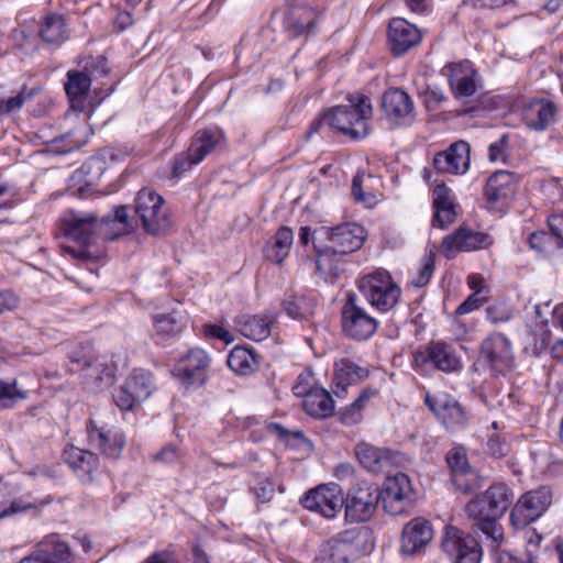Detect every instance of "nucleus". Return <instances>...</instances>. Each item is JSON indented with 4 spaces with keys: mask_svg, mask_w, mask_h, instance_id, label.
I'll return each mask as SVG.
<instances>
[{
    "mask_svg": "<svg viewBox=\"0 0 563 563\" xmlns=\"http://www.w3.org/2000/svg\"><path fill=\"white\" fill-rule=\"evenodd\" d=\"M29 397V390L18 379H0V411L12 409Z\"/></svg>",
    "mask_w": 563,
    "mask_h": 563,
    "instance_id": "obj_42",
    "label": "nucleus"
},
{
    "mask_svg": "<svg viewBox=\"0 0 563 563\" xmlns=\"http://www.w3.org/2000/svg\"><path fill=\"white\" fill-rule=\"evenodd\" d=\"M273 321V314L243 316L238 319L236 327L243 336L260 342L269 336Z\"/></svg>",
    "mask_w": 563,
    "mask_h": 563,
    "instance_id": "obj_34",
    "label": "nucleus"
},
{
    "mask_svg": "<svg viewBox=\"0 0 563 563\" xmlns=\"http://www.w3.org/2000/svg\"><path fill=\"white\" fill-rule=\"evenodd\" d=\"M442 548L454 563H479L482 559L479 543L453 527L446 529Z\"/></svg>",
    "mask_w": 563,
    "mask_h": 563,
    "instance_id": "obj_16",
    "label": "nucleus"
},
{
    "mask_svg": "<svg viewBox=\"0 0 563 563\" xmlns=\"http://www.w3.org/2000/svg\"><path fill=\"white\" fill-rule=\"evenodd\" d=\"M203 333L206 336L214 338L223 341L227 344H230L234 341L233 334L227 330L224 327L219 324H206L203 327Z\"/></svg>",
    "mask_w": 563,
    "mask_h": 563,
    "instance_id": "obj_54",
    "label": "nucleus"
},
{
    "mask_svg": "<svg viewBox=\"0 0 563 563\" xmlns=\"http://www.w3.org/2000/svg\"><path fill=\"white\" fill-rule=\"evenodd\" d=\"M435 266V255L432 251L424 254L420 262V267L416 276L411 279L415 287H424L429 284Z\"/></svg>",
    "mask_w": 563,
    "mask_h": 563,
    "instance_id": "obj_50",
    "label": "nucleus"
},
{
    "mask_svg": "<svg viewBox=\"0 0 563 563\" xmlns=\"http://www.w3.org/2000/svg\"><path fill=\"white\" fill-rule=\"evenodd\" d=\"M374 394V391L369 390L362 391L351 405L340 410V420L344 424L350 426L360 422L362 418V410Z\"/></svg>",
    "mask_w": 563,
    "mask_h": 563,
    "instance_id": "obj_49",
    "label": "nucleus"
},
{
    "mask_svg": "<svg viewBox=\"0 0 563 563\" xmlns=\"http://www.w3.org/2000/svg\"><path fill=\"white\" fill-rule=\"evenodd\" d=\"M549 225L552 233L563 245V214H554L549 218Z\"/></svg>",
    "mask_w": 563,
    "mask_h": 563,
    "instance_id": "obj_64",
    "label": "nucleus"
},
{
    "mask_svg": "<svg viewBox=\"0 0 563 563\" xmlns=\"http://www.w3.org/2000/svg\"><path fill=\"white\" fill-rule=\"evenodd\" d=\"M179 459L178 448L173 444H167L159 452H157L154 456L155 462H161L164 464L174 463Z\"/></svg>",
    "mask_w": 563,
    "mask_h": 563,
    "instance_id": "obj_58",
    "label": "nucleus"
},
{
    "mask_svg": "<svg viewBox=\"0 0 563 563\" xmlns=\"http://www.w3.org/2000/svg\"><path fill=\"white\" fill-rule=\"evenodd\" d=\"M62 223L66 238L81 245L88 243L97 228L103 229L106 234L110 233L109 231L111 230V238L133 230L124 206L117 207L113 214H109L100 221L93 213L71 211L64 217Z\"/></svg>",
    "mask_w": 563,
    "mask_h": 563,
    "instance_id": "obj_2",
    "label": "nucleus"
},
{
    "mask_svg": "<svg viewBox=\"0 0 563 563\" xmlns=\"http://www.w3.org/2000/svg\"><path fill=\"white\" fill-rule=\"evenodd\" d=\"M516 190V176L507 170L495 172L486 183L485 197L496 203L509 199Z\"/></svg>",
    "mask_w": 563,
    "mask_h": 563,
    "instance_id": "obj_31",
    "label": "nucleus"
},
{
    "mask_svg": "<svg viewBox=\"0 0 563 563\" xmlns=\"http://www.w3.org/2000/svg\"><path fill=\"white\" fill-rule=\"evenodd\" d=\"M489 244L490 240L487 234L461 228L445 236L441 247L444 256L452 258L457 252H471L487 247Z\"/></svg>",
    "mask_w": 563,
    "mask_h": 563,
    "instance_id": "obj_24",
    "label": "nucleus"
},
{
    "mask_svg": "<svg viewBox=\"0 0 563 563\" xmlns=\"http://www.w3.org/2000/svg\"><path fill=\"white\" fill-rule=\"evenodd\" d=\"M379 501L378 488L362 482L352 487L344 500L345 518L351 522H366L376 512Z\"/></svg>",
    "mask_w": 563,
    "mask_h": 563,
    "instance_id": "obj_7",
    "label": "nucleus"
},
{
    "mask_svg": "<svg viewBox=\"0 0 563 563\" xmlns=\"http://www.w3.org/2000/svg\"><path fill=\"white\" fill-rule=\"evenodd\" d=\"M433 538L430 522L423 518L410 520L402 529L401 551L415 554L424 548Z\"/></svg>",
    "mask_w": 563,
    "mask_h": 563,
    "instance_id": "obj_27",
    "label": "nucleus"
},
{
    "mask_svg": "<svg viewBox=\"0 0 563 563\" xmlns=\"http://www.w3.org/2000/svg\"><path fill=\"white\" fill-rule=\"evenodd\" d=\"M154 325L158 335L174 336L184 328V318L176 311L157 314L154 318Z\"/></svg>",
    "mask_w": 563,
    "mask_h": 563,
    "instance_id": "obj_48",
    "label": "nucleus"
},
{
    "mask_svg": "<svg viewBox=\"0 0 563 563\" xmlns=\"http://www.w3.org/2000/svg\"><path fill=\"white\" fill-rule=\"evenodd\" d=\"M382 110L395 124H409L415 118V104L410 96L400 88L388 89L382 97Z\"/></svg>",
    "mask_w": 563,
    "mask_h": 563,
    "instance_id": "obj_19",
    "label": "nucleus"
},
{
    "mask_svg": "<svg viewBox=\"0 0 563 563\" xmlns=\"http://www.w3.org/2000/svg\"><path fill=\"white\" fill-rule=\"evenodd\" d=\"M64 461L73 468L82 482L92 481V472L97 470L99 459L91 451L69 445L64 450Z\"/></svg>",
    "mask_w": 563,
    "mask_h": 563,
    "instance_id": "obj_30",
    "label": "nucleus"
},
{
    "mask_svg": "<svg viewBox=\"0 0 563 563\" xmlns=\"http://www.w3.org/2000/svg\"><path fill=\"white\" fill-rule=\"evenodd\" d=\"M552 493L548 487H539L520 496L515 504L510 519L516 528H525L539 519L550 507Z\"/></svg>",
    "mask_w": 563,
    "mask_h": 563,
    "instance_id": "obj_8",
    "label": "nucleus"
},
{
    "mask_svg": "<svg viewBox=\"0 0 563 563\" xmlns=\"http://www.w3.org/2000/svg\"><path fill=\"white\" fill-rule=\"evenodd\" d=\"M363 534L355 530H345L327 541L320 549L323 563H349L363 550Z\"/></svg>",
    "mask_w": 563,
    "mask_h": 563,
    "instance_id": "obj_9",
    "label": "nucleus"
},
{
    "mask_svg": "<svg viewBox=\"0 0 563 563\" xmlns=\"http://www.w3.org/2000/svg\"><path fill=\"white\" fill-rule=\"evenodd\" d=\"M506 147V136H503L499 141L492 143L488 148V157L490 162H497L503 159Z\"/></svg>",
    "mask_w": 563,
    "mask_h": 563,
    "instance_id": "obj_63",
    "label": "nucleus"
},
{
    "mask_svg": "<svg viewBox=\"0 0 563 563\" xmlns=\"http://www.w3.org/2000/svg\"><path fill=\"white\" fill-rule=\"evenodd\" d=\"M197 163L194 162V155H190V150L175 157L173 162L172 174L174 177H179L185 172L189 170Z\"/></svg>",
    "mask_w": 563,
    "mask_h": 563,
    "instance_id": "obj_53",
    "label": "nucleus"
},
{
    "mask_svg": "<svg viewBox=\"0 0 563 563\" xmlns=\"http://www.w3.org/2000/svg\"><path fill=\"white\" fill-rule=\"evenodd\" d=\"M485 301L484 297H481L479 294L474 292L470 295L457 308V314H466L476 309H478Z\"/></svg>",
    "mask_w": 563,
    "mask_h": 563,
    "instance_id": "obj_56",
    "label": "nucleus"
},
{
    "mask_svg": "<svg viewBox=\"0 0 563 563\" xmlns=\"http://www.w3.org/2000/svg\"><path fill=\"white\" fill-rule=\"evenodd\" d=\"M305 411L312 418L327 419L334 411V401L323 388H310L302 401Z\"/></svg>",
    "mask_w": 563,
    "mask_h": 563,
    "instance_id": "obj_33",
    "label": "nucleus"
},
{
    "mask_svg": "<svg viewBox=\"0 0 563 563\" xmlns=\"http://www.w3.org/2000/svg\"><path fill=\"white\" fill-rule=\"evenodd\" d=\"M19 303L20 299L14 292L10 290L0 291V313L15 310Z\"/></svg>",
    "mask_w": 563,
    "mask_h": 563,
    "instance_id": "obj_57",
    "label": "nucleus"
},
{
    "mask_svg": "<svg viewBox=\"0 0 563 563\" xmlns=\"http://www.w3.org/2000/svg\"><path fill=\"white\" fill-rule=\"evenodd\" d=\"M84 383L95 389L102 390L113 384L114 368L104 356L92 355L82 367Z\"/></svg>",
    "mask_w": 563,
    "mask_h": 563,
    "instance_id": "obj_29",
    "label": "nucleus"
},
{
    "mask_svg": "<svg viewBox=\"0 0 563 563\" xmlns=\"http://www.w3.org/2000/svg\"><path fill=\"white\" fill-rule=\"evenodd\" d=\"M90 135V129L87 123L81 122L73 130L54 139V143L60 148L62 153H68L84 146Z\"/></svg>",
    "mask_w": 563,
    "mask_h": 563,
    "instance_id": "obj_45",
    "label": "nucleus"
},
{
    "mask_svg": "<svg viewBox=\"0 0 563 563\" xmlns=\"http://www.w3.org/2000/svg\"><path fill=\"white\" fill-rule=\"evenodd\" d=\"M90 86L91 76L88 74L87 70H69L67 73L65 90L70 100L71 109H74L75 111L82 110V99L88 93Z\"/></svg>",
    "mask_w": 563,
    "mask_h": 563,
    "instance_id": "obj_35",
    "label": "nucleus"
},
{
    "mask_svg": "<svg viewBox=\"0 0 563 563\" xmlns=\"http://www.w3.org/2000/svg\"><path fill=\"white\" fill-rule=\"evenodd\" d=\"M433 207L435 210L433 225L443 229L454 221V205L450 198V190L444 184L438 185L433 190Z\"/></svg>",
    "mask_w": 563,
    "mask_h": 563,
    "instance_id": "obj_36",
    "label": "nucleus"
},
{
    "mask_svg": "<svg viewBox=\"0 0 563 563\" xmlns=\"http://www.w3.org/2000/svg\"><path fill=\"white\" fill-rule=\"evenodd\" d=\"M35 90L23 87L15 96L0 100V114H8L20 110L23 104L34 97Z\"/></svg>",
    "mask_w": 563,
    "mask_h": 563,
    "instance_id": "obj_51",
    "label": "nucleus"
},
{
    "mask_svg": "<svg viewBox=\"0 0 563 563\" xmlns=\"http://www.w3.org/2000/svg\"><path fill=\"white\" fill-rule=\"evenodd\" d=\"M556 112L558 108L551 100L533 99L522 106L520 115L528 129L541 132L555 121Z\"/></svg>",
    "mask_w": 563,
    "mask_h": 563,
    "instance_id": "obj_23",
    "label": "nucleus"
},
{
    "mask_svg": "<svg viewBox=\"0 0 563 563\" xmlns=\"http://www.w3.org/2000/svg\"><path fill=\"white\" fill-rule=\"evenodd\" d=\"M14 40L25 53H31L36 48L35 36L26 35L22 29L14 30Z\"/></svg>",
    "mask_w": 563,
    "mask_h": 563,
    "instance_id": "obj_59",
    "label": "nucleus"
},
{
    "mask_svg": "<svg viewBox=\"0 0 563 563\" xmlns=\"http://www.w3.org/2000/svg\"><path fill=\"white\" fill-rule=\"evenodd\" d=\"M223 140V133L220 130H205L198 132L189 147L190 155H194V162L200 163L210 154Z\"/></svg>",
    "mask_w": 563,
    "mask_h": 563,
    "instance_id": "obj_39",
    "label": "nucleus"
},
{
    "mask_svg": "<svg viewBox=\"0 0 563 563\" xmlns=\"http://www.w3.org/2000/svg\"><path fill=\"white\" fill-rule=\"evenodd\" d=\"M153 390L154 382L152 373L143 369H134L113 395V400L122 411H129L145 401L152 395Z\"/></svg>",
    "mask_w": 563,
    "mask_h": 563,
    "instance_id": "obj_10",
    "label": "nucleus"
},
{
    "mask_svg": "<svg viewBox=\"0 0 563 563\" xmlns=\"http://www.w3.org/2000/svg\"><path fill=\"white\" fill-rule=\"evenodd\" d=\"M70 547L58 534L45 537L29 555L19 563H71Z\"/></svg>",
    "mask_w": 563,
    "mask_h": 563,
    "instance_id": "obj_18",
    "label": "nucleus"
},
{
    "mask_svg": "<svg viewBox=\"0 0 563 563\" xmlns=\"http://www.w3.org/2000/svg\"><path fill=\"white\" fill-rule=\"evenodd\" d=\"M412 487L405 473H397L385 479L379 500L387 514L401 515L411 504Z\"/></svg>",
    "mask_w": 563,
    "mask_h": 563,
    "instance_id": "obj_11",
    "label": "nucleus"
},
{
    "mask_svg": "<svg viewBox=\"0 0 563 563\" xmlns=\"http://www.w3.org/2000/svg\"><path fill=\"white\" fill-rule=\"evenodd\" d=\"M511 504V494L504 484L490 486L484 494L476 496L465 507V511L478 529L499 545L504 532L498 520Z\"/></svg>",
    "mask_w": 563,
    "mask_h": 563,
    "instance_id": "obj_1",
    "label": "nucleus"
},
{
    "mask_svg": "<svg viewBox=\"0 0 563 563\" xmlns=\"http://www.w3.org/2000/svg\"><path fill=\"white\" fill-rule=\"evenodd\" d=\"M424 402L428 408L442 421L446 429L456 430L466 423V416L457 400L446 395L427 393Z\"/></svg>",
    "mask_w": 563,
    "mask_h": 563,
    "instance_id": "obj_21",
    "label": "nucleus"
},
{
    "mask_svg": "<svg viewBox=\"0 0 563 563\" xmlns=\"http://www.w3.org/2000/svg\"><path fill=\"white\" fill-rule=\"evenodd\" d=\"M379 179L372 174L357 172L352 181V195L356 202L363 203L367 208L376 206L382 194L373 187Z\"/></svg>",
    "mask_w": 563,
    "mask_h": 563,
    "instance_id": "obj_32",
    "label": "nucleus"
},
{
    "mask_svg": "<svg viewBox=\"0 0 563 563\" xmlns=\"http://www.w3.org/2000/svg\"><path fill=\"white\" fill-rule=\"evenodd\" d=\"M342 328L347 336L366 340L375 333L377 321L357 305L355 295H349L342 308Z\"/></svg>",
    "mask_w": 563,
    "mask_h": 563,
    "instance_id": "obj_12",
    "label": "nucleus"
},
{
    "mask_svg": "<svg viewBox=\"0 0 563 563\" xmlns=\"http://www.w3.org/2000/svg\"><path fill=\"white\" fill-rule=\"evenodd\" d=\"M294 241L292 231L289 228H280L274 235L272 243L264 249L265 257L276 264H280L288 256Z\"/></svg>",
    "mask_w": 563,
    "mask_h": 563,
    "instance_id": "obj_40",
    "label": "nucleus"
},
{
    "mask_svg": "<svg viewBox=\"0 0 563 563\" xmlns=\"http://www.w3.org/2000/svg\"><path fill=\"white\" fill-rule=\"evenodd\" d=\"M550 238L545 232L539 231L533 232L529 236V244L532 250H536L538 252H542L545 250L547 243L549 242Z\"/></svg>",
    "mask_w": 563,
    "mask_h": 563,
    "instance_id": "obj_61",
    "label": "nucleus"
},
{
    "mask_svg": "<svg viewBox=\"0 0 563 563\" xmlns=\"http://www.w3.org/2000/svg\"><path fill=\"white\" fill-rule=\"evenodd\" d=\"M322 231L329 244L314 245L317 269L322 273H335L339 258L360 250L366 239L364 228L352 222L323 228Z\"/></svg>",
    "mask_w": 563,
    "mask_h": 563,
    "instance_id": "obj_3",
    "label": "nucleus"
},
{
    "mask_svg": "<svg viewBox=\"0 0 563 563\" xmlns=\"http://www.w3.org/2000/svg\"><path fill=\"white\" fill-rule=\"evenodd\" d=\"M144 563H180L173 551L162 550L150 555Z\"/></svg>",
    "mask_w": 563,
    "mask_h": 563,
    "instance_id": "obj_60",
    "label": "nucleus"
},
{
    "mask_svg": "<svg viewBox=\"0 0 563 563\" xmlns=\"http://www.w3.org/2000/svg\"><path fill=\"white\" fill-rule=\"evenodd\" d=\"M49 499H40L34 497L31 493L22 495L10 503L9 506L0 505V520L13 515L40 511Z\"/></svg>",
    "mask_w": 563,
    "mask_h": 563,
    "instance_id": "obj_44",
    "label": "nucleus"
},
{
    "mask_svg": "<svg viewBox=\"0 0 563 563\" xmlns=\"http://www.w3.org/2000/svg\"><path fill=\"white\" fill-rule=\"evenodd\" d=\"M481 357L498 374L504 375L515 367L511 343L501 333H494L482 342Z\"/></svg>",
    "mask_w": 563,
    "mask_h": 563,
    "instance_id": "obj_15",
    "label": "nucleus"
},
{
    "mask_svg": "<svg viewBox=\"0 0 563 563\" xmlns=\"http://www.w3.org/2000/svg\"><path fill=\"white\" fill-rule=\"evenodd\" d=\"M305 508L319 512L331 519L342 509L344 504L342 488L334 483L322 484L310 489L301 500Z\"/></svg>",
    "mask_w": 563,
    "mask_h": 563,
    "instance_id": "obj_14",
    "label": "nucleus"
},
{
    "mask_svg": "<svg viewBox=\"0 0 563 563\" xmlns=\"http://www.w3.org/2000/svg\"><path fill=\"white\" fill-rule=\"evenodd\" d=\"M316 300L307 295H294L283 301V309L295 320H308L314 311Z\"/></svg>",
    "mask_w": 563,
    "mask_h": 563,
    "instance_id": "obj_43",
    "label": "nucleus"
},
{
    "mask_svg": "<svg viewBox=\"0 0 563 563\" xmlns=\"http://www.w3.org/2000/svg\"><path fill=\"white\" fill-rule=\"evenodd\" d=\"M229 367L241 375H249L257 368L256 355L249 349L234 347L227 360Z\"/></svg>",
    "mask_w": 563,
    "mask_h": 563,
    "instance_id": "obj_46",
    "label": "nucleus"
},
{
    "mask_svg": "<svg viewBox=\"0 0 563 563\" xmlns=\"http://www.w3.org/2000/svg\"><path fill=\"white\" fill-rule=\"evenodd\" d=\"M210 358L201 349L190 350L177 364L176 374L187 383H202Z\"/></svg>",
    "mask_w": 563,
    "mask_h": 563,
    "instance_id": "obj_28",
    "label": "nucleus"
},
{
    "mask_svg": "<svg viewBox=\"0 0 563 563\" xmlns=\"http://www.w3.org/2000/svg\"><path fill=\"white\" fill-rule=\"evenodd\" d=\"M41 37L47 43H58L66 36L65 21L60 14H48L40 27Z\"/></svg>",
    "mask_w": 563,
    "mask_h": 563,
    "instance_id": "obj_47",
    "label": "nucleus"
},
{
    "mask_svg": "<svg viewBox=\"0 0 563 563\" xmlns=\"http://www.w3.org/2000/svg\"><path fill=\"white\" fill-rule=\"evenodd\" d=\"M319 14L310 7L296 4L291 7L287 15V26L294 35H301L312 30Z\"/></svg>",
    "mask_w": 563,
    "mask_h": 563,
    "instance_id": "obj_38",
    "label": "nucleus"
},
{
    "mask_svg": "<svg viewBox=\"0 0 563 563\" xmlns=\"http://www.w3.org/2000/svg\"><path fill=\"white\" fill-rule=\"evenodd\" d=\"M367 376V371L349 361H341L335 364L333 383L335 385L334 393L340 395L347 385L355 384Z\"/></svg>",
    "mask_w": 563,
    "mask_h": 563,
    "instance_id": "obj_41",
    "label": "nucleus"
},
{
    "mask_svg": "<svg viewBox=\"0 0 563 563\" xmlns=\"http://www.w3.org/2000/svg\"><path fill=\"white\" fill-rule=\"evenodd\" d=\"M135 213L150 234H162L170 229L172 222L164 207V199L152 189L143 188L137 192Z\"/></svg>",
    "mask_w": 563,
    "mask_h": 563,
    "instance_id": "obj_5",
    "label": "nucleus"
},
{
    "mask_svg": "<svg viewBox=\"0 0 563 563\" xmlns=\"http://www.w3.org/2000/svg\"><path fill=\"white\" fill-rule=\"evenodd\" d=\"M471 146L465 141H457L450 147L438 153L433 158V166L439 173L462 175L470 168Z\"/></svg>",
    "mask_w": 563,
    "mask_h": 563,
    "instance_id": "obj_20",
    "label": "nucleus"
},
{
    "mask_svg": "<svg viewBox=\"0 0 563 563\" xmlns=\"http://www.w3.org/2000/svg\"><path fill=\"white\" fill-rule=\"evenodd\" d=\"M417 362H431L439 371L445 373L457 372L462 367L461 357L450 344L435 341L430 342L426 351L417 354Z\"/></svg>",
    "mask_w": 563,
    "mask_h": 563,
    "instance_id": "obj_26",
    "label": "nucleus"
},
{
    "mask_svg": "<svg viewBox=\"0 0 563 563\" xmlns=\"http://www.w3.org/2000/svg\"><path fill=\"white\" fill-rule=\"evenodd\" d=\"M92 355L93 353L89 346H80L69 352L68 357L74 365H77V368L74 371H82V367H85Z\"/></svg>",
    "mask_w": 563,
    "mask_h": 563,
    "instance_id": "obj_55",
    "label": "nucleus"
},
{
    "mask_svg": "<svg viewBox=\"0 0 563 563\" xmlns=\"http://www.w3.org/2000/svg\"><path fill=\"white\" fill-rule=\"evenodd\" d=\"M487 448L489 453L496 457L505 456L508 452L506 442L501 441L499 438L489 439L487 442Z\"/></svg>",
    "mask_w": 563,
    "mask_h": 563,
    "instance_id": "obj_62",
    "label": "nucleus"
},
{
    "mask_svg": "<svg viewBox=\"0 0 563 563\" xmlns=\"http://www.w3.org/2000/svg\"><path fill=\"white\" fill-rule=\"evenodd\" d=\"M360 290L368 302L380 311L393 309L398 302L401 290L386 271H377L364 276Z\"/></svg>",
    "mask_w": 563,
    "mask_h": 563,
    "instance_id": "obj_6",
    "label": "nucleus"
},
{
    "mask_svg": "<svg viewBox=\"0 0 563 563\" xmlns=\"http://www.w3.org/2000/svg\"><path fill=\"white\" fill-rule=\"evenodd\" d=\"M421 98L429 110H435L445 100V95L438 87H428L422 92Z\"/></svg>",
    "mask_w": 563,
    "mask_h": 563,
    "instance_id": "obj_52",
    "label": "nucleus"
},
{
    "mask_svg": "<svg viewBox=\"0 0 563 563\" xmlns=\"http://www.w3.org/2000/svg\"><path fill=\"white\" fill-rule=\"evenodd\" d=\"M88 441L91 446L100 450L110 459L120 456L124 446V438L121 432L114 429L98 427L93 420L87 424Z\"/></svg>",
    "mask_w": 563,
    "mask_h": 563,
    "instance_id": "obj_25",
    "label": "nucleus"
},
{
    "mask_svg": "<svg viewBox=\"0 0 563 563\" xmlns=\"http://www.w3.org/2000/svg\"><path fill=\"white\" fill-rule=\"evenodd\" d=\"M422 38L421 31L407 20L395 18L388 25V43L394 55L399 56L417 46Z\"/></svg>",
    "mask_w": 563,
    "mask_h": 563,
    "instance_id": "obj_22",
    "label": "nucleus"
},
{
    "mask_svg": "<svg viewBox=\"0 0 563 563\" xmlns=\"http://www.w3.org/2000/svg\"><path fill=\"white\" fill-rule=\"evenodd\" d=\"M446 463L451 471L452 483L457 490L470 494L481 488V478L470 466L464 448L456 446L450 450L446 454Z\"/></svg>",
    "mask_w": 563,
    "mask_h": 563,
    "instance_id": "obj_17",
    "label": "nucleus"
},
{
    "mask_svg": "<svg viewBox=\"0 0 563 563\" xmlns=\"http://www.w3.org/2000/svg\"><path fill=\"white\" fill-rule=\"evenodd\" d=\"M355 454L360 463L368 471L377 473L390 464V452L373 446L368 443H358L355 448Z\"/></svg>",
    "mask_w": 563,
    "mask_h": 563,
    "instance_id": "obj_37",
    "label": "nucleus"
},
{
    "mask_svg": "<svg viewBox=\"0 0 563 563\" xmlns=\"http://www.w3.org/2000/svg\"><path fill=\"white\" fill-rule=\"evenodd\" d=\"M443 73L448 77L453 97L459 101L474 96L481 86L478 73L470 60L446 65Z\"/></svg>",
    "mask_w": 563,
    "mask_h": 563,
    "instance_id": "obj_13",
    "label": "nucleus"
},
{
    "mask_svg": "<svg viewBox=\"0 0 563 563\" xmlns=\"http://www.w3.org/2000/svg\"><path fill=\"white\" fill-rule=\"evenodd\" d=\"M373 108L367 97H349V104L336 106L325 113L328 125L351 139H363L368 134V120Z\"/></svg>",
    "mask_w": 563,
    "mask_h": 563,
    "instance_id": "obj_4",
    "label": "nucleus"
}]
</instances>
